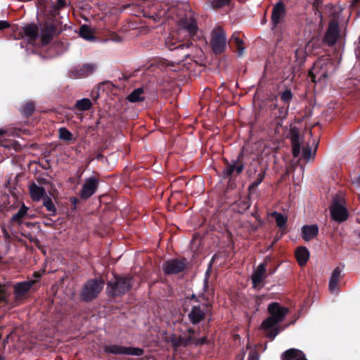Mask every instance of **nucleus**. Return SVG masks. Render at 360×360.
<instances>
[{"label": "nucleus", "mask_w": 360, "mask_h": 360, "mask_svg": "<svg viewBox=\"0 0 360 360\" xmlns=\"http://www.w3.org/2000/svg\"><path fill=\"white\" fill-rule=\"evenodd\" d=\"M199 299L205 301V303L193 305L191 310L188 313V319L189 321L194 326H197L206 319L210 321V300L212 297V292H206L198 296Z\"/></svg>", "instance_id": "f03ea898"}, {"label": "nucleus", "mask_w": 360, "mask_h": 360, "mask_svg": "<svg viewBox=\"0 0 360 360\" xmlns=\"http://www.w3.org/2000/svg\"><path fill=\"white\" fill-rule=\"evenodd\" d=\"M72 134L65 127L59 129V139L64 141H71L72 139Z\"/></svg>", "instance_id": "473e14b6"}, {"label": "nucleus", "mask_w": 360, "mask_h": 360, "mask_svg": "<svg viewBox=\"0 0 360 360\" xmlns=\"http://www.w3.org/2000/svg\"><path fill=\"white\" fill-rule=\"evenodd\" d=\"M105 353L112 354H124L133 356H141L143 354V349L139 347H124L118 345H109L103 347Z\"/></svg>", "instance_id": "1a4fd4ad"}, {"label": "nucleus", "mask_w": 360, "mask_h": 360, "mask_svg": "<svg viewBox=\"0 0 360 360\" xmlns=\"http://www.w3.org/2000/svg\"><path fill=\"white\" fill-rule=\"evenodd\" d=\"M77 200L75 198L73 202H76Z\"/></svg>", "instance_id": "6e6d98bb"}, {"label": "nucleus", "mask_w": 360, "mask_h": 360, "mask_svg": "<svg viewBox=\"0 0 360 360\" xmlns=\"http://www.w3.org/2000/svg\"><path fill=\"white\" fill-rule=\"evenodd\" d=\"M179 31H185L189 37H194L198 30V26L195 20L192 17H186L181 19L179 22Z\"/></svg>", "instance_id": "4468645a"}, {"label": "nucleus", "mask_w": 360, "mask_h": 360, "mask_svg": "<svg viewBox=\"0 0 360 360\" xmlns=\"http://www.w3.org/2000/svg\"><path fill=\"white\" fill-rule=\"evenodd\" d=\"M244 169V164L239 161V158L237 160H233L231 162L226 164V167L222 172L224 178H229L233 175L240 174Z\"/></svg>", "instance_id": "dca6fc26"}, {"label": "nucleus", "mask_w": 360, "mask_h": 360, "mask_svg": "<svg viewBox=\"0 0 360 360\" xmlns=\"http://www.w3.org/2000/svg\"><path fill=\"white\" fill-rule=\"evenodd\" d=\"M165 44L169 50L176 51L181 60L188 57L189 52L188 49H190L192 45V44L189 42L185 44L178 42L174 37L171 34L166 37Z\"/></svg>", "instance_id": "6e6552de"}, {"label": "nucleus", "mask_w": 360, "mask_h": 360, "mask_svg": "<svg viewBox=\"0 0 360 360\" xmlns=\"http://www.w3.org/2000/svg\"><path fill=\"white\" fill-rule=\"evenodd\" d=\"M267 310L270 316L262 321L261 327L266 331V338L274 340L279 333L276 325L284 320L289 311L278 302L271 303Z\"/></svg>", "instance_id": "f257e3e1"}, {"label": "nucleus", "mask_w": 360, "mask_h": 360, "mask_svg": "<svg viewBox=\"0 0 360 360\" xmlns=\"http://www.w3.org/2000/svg\"><path fill=\"white\" fill-rule=\"evenodd\" d=\"M345 202L342 193L335 195L330 207V212L333 220L342 222L348 218V212L345 205Z\"/></svg>", "instance_id": "39448f33"}, {"label": "nucleus", "mask_w": 360, "mask_h": 360, "mask_svg": "<svg viewBox=\"0 0 360 360\" xmlns=\"http://www.w3.org/2000/svg\"><path fill=\"white\" fill-rule=\"evenodd\" d=\"M35 282V280L30 279L15 284L13 286L15 301L20 302L25 298L31 287Z\"/></svg>", "instance_id": "9b49d317"}, {"label": "nucleus", "mask_w": 360, "mask_h": 360, "mask_svg": "<svg viewBox=\"0 0 360 360\" xmlns=\"http://www.w3.org/2000/svg\"><path fill=\"white\" fill-rule=\"evenodd\" d=\"M285 15V7L283 1L277 2L272 10L271 22L273 29L281 23Z\"/></svg>", "instance_id": "2eb2a0df"}, {"label": "nucleus", "mask_w": 360, "mask_h": 360, "mask_svg": "<svg viewBox=\"0 0 360 360\" xmlns=\"http://www.w3.org/2000/svg\"><path fill=\"white\" fill-rule=\"evenodd\" d=\"M6 297V293L4 290V288L0 285V302L4 300Z\"/></svg>", "instance_id": "a18cd8bd"}, {"label": "nucleus", "mask_w": 360, "mask_h": 360, "mask_svg": "<svg viewBox=\"0 0 360 360\" xmlns=\"http://www.w3.org/2000/svg\"><path fill=\"white\" fill-rule=\"evenodd\" d=\"M10 25L6 20H0V30L9 27Z\"/></svg>", "instance_id": "49530a36"}, {"label": "nucleus", "mask_w": 360, "mask_h": 360, "mask_svg": "<svg viewBox=\"0 0 360 360\" xmlns=\"http://www.w3.org/2000/svg\"><path fill=\"white\" fill-rule=\"evenodd\" d=\"M290 139L292 148V155L294 158H298L301 154V146L304 143V138L300 135L297 128L292 127L290 130Z\"/></svg>", "instance_id": "ddd939ff"}, {"label": "nucleus", "mask_w": 360, "mask_h": 360, "mask_svg": "<svg viewBox=\"0 0 360 360\" xmlns=\"http://www.w3.org/2000/svg\"><path fill=\"white\" fill-rule=\"evenodd\" d=\"M316 147L313 149L309 145H307L302 149V158L308 162L311 159H314L316 155Z\"/></svg>", "instance_id": "cd10ccee"}, {"label": "nucleus", "mask_w": 360, "mask_h": 360, "mask_svg": "<svg viewBox=\"0 0 360 360\" xmlns=\"http://www.w3.org/2000/svg\"><path fill=\"white\" fill-rule=\"evenodd\" d=\"M20 47L23 48V45L22 44H20Z\"/></svg>", "instance_id": "4d7b16f0"}, {"label": "nucleus", "mask_w": 360, "mask_h": 360, "mask_svg": "<svg viewBox=\"0 0 360 360\" xmlns=\"http://www.w3.org/2000/svg\"><path fill=\"white\" fill-rule=\"evenodd\" d=\"M34 276L38 278L39 277V275H38L37 274H34Z\"/></svg>", "instance_id": "603ef678"}, {"label": "nucleus", "mask_w": 360, "mask_h": 360, "mask_svg": "<svg viewBox=\"0 0 360 360\" xmlns=\"http://www.w3.org/2000/svg\"><path fill=\"white\" fill-rule=\"evenodd\" d=\"M28 210V208L23 205L21 206L20 210L15 213L11 218V221L17 222L18 224L21 223V219L25 216Z\"/></svg>", "instance_id": "2f4dec72"}, {"label": "nucleus", "mask_w": 360, "mask_h": 360, "mask_svg": "<svg viewBox=\"0 0 360 360\" xmlns=\"http://www.w3.org/2000/svg\"><path fill=\"white\" fill-rule=\"evenodd\" d=\"M297 260L300 265H304L309 258V252L305 247H300L295 252Z\"/></svg>", "instance_id": "393cba45"}, {"label": "nucleus", "mask_w": 360, "mask_h": 360, "mask_svg": "<svg viewBox=\"0 0 360 360\" xmlns=\"http://www.w3.org/2000/svg\"><path fill=\"white\" fill-rule=\"evenodd\" d=\"M104 283L101 280L91 279L86 281L81 292V297L85 302L96 298L103 288Z\"/></svg>", "instance_id": "0eeeda50"}, {"label": "nucleus", "mask_w": 360, "mask_h": 360, "mask_svg": "<svg viewBox=\"0 0 360 360\" xmlns=\"http://www.w3.org/2000/svg\"><path fill=\"white\" fill-rule=\"evenodd\" d=\"M34 105L32 102H27L22 108V112L26 117L30 116L34 111Z\"/></svg>", "instance_id": "f704fd0d"}, {"label": "nucleus", "mask_w": 360, "mask_h": 360, "mask_svg": "<svg viewBox=\"0 0 360 360\" xmlns=\"http://www.w3.org/2000/svg\"><path fill=\"white\" fill-rule=\"evenodd\" d=\"M360 6V0H351L349 3V8L351 10L356 9Z\"/></svg>", "instance_id": "c03bdc74"}, {"label": "nucleus", "mask_w": 360, "mask_h": 360, "mask_svg": "<svg viewBox=\"0 0 360 360\" xmlns=\"http://www.w3.org/2000/svg\"><path fill=\"white\" fill-rule=\"evenodd\" d=\"M338 283H332L329 281L328 288L331 293H336L338 292Z\"/></svg>", "instance_id": "79ce46f5"}, {"label": "nucleus", "mask_w": 360, "mask_h": 360, "mask_svg": "<svg viewBox=\"0 0 360 360\" xmlns=\"http://www.w3.org/2000/svg\"><path fill=\"white\" fill-rule=\"evenodd\" d=\"M30 193L31 198L34 201H39L41 199H43L44 196H46V191L41 187L35 184H32L30 186Z\"/></svg>", "instance_id": "5701e85b"}, {"label": "nucleus", "mask_w": 360, "mask_h": 360, "mask_svg": "<svg viewBox=\"0 0 360 360\" xmlns=\"http://www.w3.org/2000/svg\"><path fill=\"white\" fill-rule=\"evenodd\" d=\"M339 36V26L335 20L330 22L328 30L325 34V41L329 45L333 46L338 40Z\"/></svg>", "instance_id": "f3484780"}, {"label": "nucleus", "mask_w": 360, "mask_h": 360, "mask_svg": "<svg viewBox=\"0 0 360 360\" xmlns=\"http://www.w3.org/2000/svg\"><path fill=\"white\" fill-rule=\"evenodd\" d=\"M43 205L46 207L47 211L51 213L52 215H55L56 214L55 205L49 196L46 195L43 198Z\"/></svg>", "instance_id": "7c9ffc66"}, {"label": "nucleus", "mask_w": 360, "mask_h": 360, "mask_svg": "<svg viewBox=\"0 0 360 360\" xmlns=\"http://www.w3.org/2000/svg\"><path fill=\"white\" fill-rule=\"evenodd\" d=\"M302 53V50H298V49H297V50H296V51H295V55H296V56H298V54H299V53Z\"/></svg>", "instance_id": "8fccbe9b"}, {"label": "nucleus", "mask_w": 360, "mask_h": 360, "mask_svg": "<svg viewBox=\"0 0 360 360\" xmlns=\"http://www.w3.org/2000/svg\"><path fill=\"white\" fill-rule=\"evenodd\" d=\"M92 107V102L89 98H84L76 101L75 109L84 112L89 110Z\"/></svg>", "instance_id": "bb28decb"}, {"label": "nucleus", "mask_w": 360, "mask_h": 360, "mask_svg": "<svg viewBox=\"0 0 360 360\" xmlns=\"http://www.w3.org/2000/svg\"><path fill=\"white\" fill-rule=\"evenodd\" d=\"M360 15V12L358 11V13H357V17H359Z\"/></svg>", "instance_id": "5fc2aeb1"}, {"label": "nucleus", "mask_w": 360, "mask_h": 360, "mask_svg": "<svg viewBox=\"0 0 360 360\" xmlns=\"http://www.w3.org/2000/svg\"><path fill=\"white\" fill-rule=\"evenodd\" d=\"M265 173L264 172H259L257 174V179L252 182L250 186V188H253L258 186L264 178Z\"/></svg>", "instance_id": "ea45409f"}, {"label": "nucleus", "mask_w": 360, "mask_h": 360, "mask_svg": "<svg viewBox=\"0 0 360 360\" xmlns=\"http://www.w3.org/2000/svg\"><path fill=\"white\" fill-rule=\"evenodd\" d=\"M354 184L356 187L360 188V175L354 181Z\"/></svg>", "instance_id": "09e8293b"}, {"label": "nucleus", "mask_w": 360, "mask_h": 360, "mask_svg": "<svg viewBox=\"0 0 360 360\" xmlns=\"http://www.w3.org/2000/svg\"><path fill=\"white\" fill-rule=\"evenodd\" d=\"M232 40L235 41L236 46H238V54L239 56H242L244 52V48L241 46L243 41L239 38L238 35L233 34L232 37Z\"/></svg>", "instance_id": "e433bc0d"}, {"label": "nucleus", "mask_w": 360, "mask_h": 360, "mask_svg": "<svg viewBox=\"0 0 360 360\" xmlns=\"http://www.w3.org/2000/svg\"><path fill=\"white\" fill-rule=\"evenodd\" d=\"M207 288V285H206V284L205 283V284H204V290H205V288Z\"/></svg>", "instance_id": "864d4df0"}, {"label": "nucleus", "mask_w": 360, "mask_h": 360, "mask_svg": "<svg viewBox=\"0 0 360 360\" xmlns=\"http://www.w3.org/2000/svg\"><path fill=\"white\" fill-rule=\"evenodd\" d=\"M319 233V227L316 224L304 225L302 227V236L306 240L309 241L314 238Z\"/></svg>", "instance_id": "412c9836"}, {"label": "nucleus", "mask_w": 360, "mask_h": 360, "mask_svg": "<svg viewBox=\"0 0 360 360\" xmlns=\"http://www.w3.org/2000/svg\"><path fill=\"white\" fill-rule=\"evenodd\" d=\"M266 267L264 263L260 264L252 275L253 287L259 286L265 278Z\"/></svg>", "instance_id": "aec40b11"}, {"label": "nucleus", "mask_w": 360, "mask_h": 360, "mask_svg": "<svg viewBox=\"0 0 360 360\" xmlns=\"http://www.w3.org/2000/svg\"><path fill=\"white\" fill-rule=\"evenodd\" d=\"M82 66L86 76L93 73L96 70V65L94 63H86L82 65Z\"/></svg>", "instance_id": "58836bf2"}, {"label": "nucleus", "mask_w": 360, "mask_h": 360, "mask_svg": "<svg viewBox=\"0 0 360 360\" xmlns=\"http://www.w3.org/2000/svg\"><path fill=\"white\" fill-rule=\"evenodd\" d=\"M79 35L83 39L89 41H94L95 39L94 36L93 35L91 30L86 25H84L80 27Z\"/></svg>", "instance_id": "c85d7f7f"}, {"label": "nucleus", "mask_w": 360, "mask_h": 360, "mask_svg": "<svg viewBox=\"0 0 360 360\" xmlns=\"http://www.w3.org/2000/svg\"><path fill=\"white\" fill-rule=\"evenodd\" d=\"M359 237H360V231H359Z\"/></svg>", "instance_id": "bf43d9fd"}, {"label": "nucleus", "mask_w": 360, "mask_h": 360, "mask_svg": "<svg viewBox=\"0 0 360 360\" xmlns=\"http://www.w3.org/2000/svg\"><path fill=\"white\" fill-rule=\"evenodd\" d=\"M145 98V89L143 87H140L134 89L129 95H128L127 99L131 103H136L143 101Z\"/></svg>", "instance_id": "b1692460"}, {"label": "nucleus", "mask_w": 360, "mask_h": 360, "mask_svg": "<svg viewBox=\"0 0 360 360\" xmlns=\"http://www.w3.org/2000/svg\"><path fill=\"white\" fill-rule=\"evenodd\" d=\"M341 273H342V269L339 267H336L333 271L331 276L330 277L329 281H330L332 283H338Z\"/></svg>", "instance_id": "c9c22d12"}, {"label": "nucleus", "mask_w": 360, "mask_h": 360, "mask_svg": "<svg viewBox=\"0 0 360 360\" xmlns=\"http://www.w3.org/2000/svg\"><path fill=\"white\" fill-rule=\"evenodd\" d=\"M131 286V278L129 277L115 278L107 285V292L112 296H120L124 294Z\"/></svg>", "instance_id": "423d86ee"}, {"label": "nucleus", "mask_w": 360, "mask_h": 360, "mask_svg": "<svg viewBox=\"0 0 360 360\" xmlns=\"http://www.w3.org/2000/svg\"><path fill=\"white\" fill-rule=\"evenodd\" d=\"M211 45L212 51L215 54H219L225 50L226 47V37L222 30H219L213 34Z\"/></svg>", "instance_id": "f8f14e48"}, {"label": "nucleus", "mask_w": 360, "mask_h": 360, "mask_svg": "<svg viewBox=\"0 0 360 360\" xmlns=\"http://www.w3.org/2000/svg\"><path fill=\"white\" fill-rule=\"evenodd\" d=\"M185 263L178 259H171L163 265V270L166 274H178L184 270Z\"/></svg>", "instance_id": "a211bd4d"}, {"label": "nucleus", "mask_w": 360, "mask_h": 360, "mask_svg": "<svg viewBox=\"0 0 360 360\" xmlns=\"http://www.w3.org/2000/svg\"><path fill=\"white\" fill-rule=\"evenodd\" d=\"M0 360H4L3 357L0 356Z\"/></svg>", "instance_id": "13d9d810"}, {"label": "nucleus", "mask_w": 360, "mask_h": 360, "mask_svg": "<svg viewBox=\"0 0 360 360\" xmlns=\"http://www.w3.org/2000/svg\"><path fill=\"white\" fill-rule=\"evenodd\" d=\"M98 187V179L94 176L85 179L79 193L81 198L83 200L89 199L96 192Z\"/></svg>", "instance_id": "9d476101"}, {"label": "nucleus", "mask_w": 360, "mask_h": 360, "mask_svg": "<svg viewBox=\"0 0 360 360\" xmlns=\"http://www.w3.org/2000/svg\"><path fill=\"white\" fill-rule=\"evenodd\" d=\"M83 66L77 65L70 70V75L75 77H86L85 72L84 71Z\"/></svg>", "instance_id": "72a5a7b5"}, {"label": "nucleus", "mask_w": 360, "mask_h": 360, "mask_svg": "<svg viewBox=\"0 0 360 360\" xmlns=\"http://www.w3.org/2000/svg\"><path fill=\"white\" fill-rule=\"evenodd\" d=\"M213 8H220L228 4L231 0H207Z\"/></svg>", "instance_id": "4c0bfd02"}, {"label": "nucleus", "mask_w": 360, "mask_h": 360, "mask_svg": "<svg viewBox=\"0 0 360 360\" xmlns=\"http://www.w3.org/2000/svg\"><path fill=\"white\" fill-rule=\"evenodd\" d=\"M57 5L60 8L64 7L65 5V0H57Z\"/></svg>", "instance_id": "de8ad7c7"}, {"label": "nucleus", "mask_w": 360, "mask_h": 360, "mask_svg": "<svg viewBox=\"0 0 360 360\" xmlns=\"http://www.w3.org/2000/svg\"><path fill=\"white\" fill-rule=\"evenodd\" d=\"M248 360H259V355L255 350H251L248 355Z\"/></svg>", "instance_id": "37998d69"}, {"label": "nucleus", "mask_w": 360, "mask_h": 360, "mask_svg": "<svg viewBox=\"0 0 360 360\" xmlns=\"http://www.w3.org/2000/svg\"><path fill=\"white\" fill-rule=\"evenodd\" d=\"M281 99L284 102H288L292 99V94L290 90H285L281 94Z\"/></svg>", "instance_id": "a19ab883"}, {"label": "nucleus", "mask_w": 360, "mask_h": 360, "mask_svg": "<svg viewBox=\"0 0 360 360\" xmlns=\"http://www.w3.org/2000/svg\"><path fill=\"white\" fill-rule=\"evenodd\" d=\"M22 37L31 43L36 40L38 37L39 30L37 25L34 24H28L22 27Z\"/></svg>", "instance_id": "6ab92c4d"}, {"label": "nucleus", "mask_w": 360, "mask_h": 360, "mask_svg": "<svg viewBox=\"0 0 360 360\" xmlns=\"http://www.w3.org/2000/svg\"><path fill=\"white\" fill-rule=\"evenodd\" d=\"M271 215L274 217L276 222V225L281 229H284L285 227L288 220V217L286 216L277 212H272Z\"/></svg>", "instance_id": "c756f323"}, {"label": "nucleus", "mask_w": 360, "mask_h": 360, "mask_svg": "<svg viewBox=\"0 0 360 360\" xmlns=\"http://www.w3.org/2000/svg\"><path fill=\"white\" fill-rule=\"evenodd\" d=\"M282 360H307L304 353L297 349H289L281 356Z\"/></svg>", "instance_id": "4be33fe9"}, {"label": "nucleus", "mask_w": 360, "mask_h": 360, "mask_svg": "<svg viewBox=\"0 0 360 360\" xmlns=\"http://www.w3.org/2000/svg\"><path fill=\"white\" fill-rule=\"evenodd\" d=\"M55 30V27L53 25L45 27L42 30L41 42L43 44H46L51 40Z\"/></svg>", "instance_id": "a878e982"}, {"label": "nucleus", "mask_w": 360, "mask_h": 360, "mask_svg": "<svg viewBox=\"0 0 360 360\" xmlns=\"http://www.w3.org/2000/svg\"><path fill=\"white\" fill-rule=\"evenodd\" d=\"M333 71V64L332 62L328 58H323L316 60L309 73L311 80L316 82L325 81Z\"/></svg>", "instance_id": "20e7f679"}, {"label": "nucleus", "mask_w": 360, "mask_h": 360, "mask_svg": "<svg viewBox=\"0 0 360 360\" xmlns=\"http://www.w3.org/2000/svg\"><path fill=\"white\" fill-rule=\"evenodd\" d=\"M200 330H195L193 328H188L182 336L172 335L169 338V341L174 347H186L190 345H202L206 342V337H199Z\"/></svg>", "instance_id": "7ed1b4c3"}, {"label": "nucleus", "mask_w": 360, "mask_h": 360, "mask_svg": "<svg viewBox=\"0 0 360 360\" xmlns=\"http://www.w3.org/2000/svg\"><path fill=\"white\" fill-rule=\"evenodd\" d=\"M5 133L4 129H0V136L3 135Z\"/></svg>", "instance_id": "3c124183"}]
</instances>
